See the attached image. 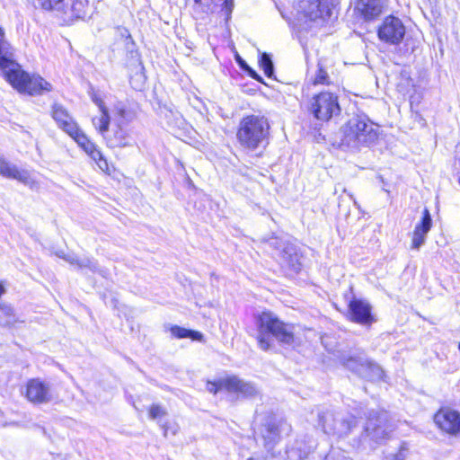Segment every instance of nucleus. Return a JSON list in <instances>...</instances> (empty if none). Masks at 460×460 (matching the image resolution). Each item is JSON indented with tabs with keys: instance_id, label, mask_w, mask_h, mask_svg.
<instances>
[{
	"instance_id": "1",
	"label": "nucleus",
	"mask_w": 460,
	"mask_h": 460,
	"mask_svg": "<svg viewBox=\"0 0 460 460\" xmlns=\"http://www.w3.org/2000/svg\"><path fill=\"white\" fill-rule=\"evenodd\" d=\"M11 47L0 27V70L7 82L19 93L40 95L52 90L51 84L39 75H30L11 58Z\"/></svg>"
},
{
	"instance_id": "2",
	"label": "nucleus",
	"mask_w": 460,
	"mask_h": 460,
	"mask_svg": "<svg viewBox=\"0 0 460 460\" xmlns=\"http://www.w3.org/2000/svg\"><path fill=\"white\" fill-rule=\"evenodd\" d=\"M380 134L379 125L369 117H352L332 137V146L344 152H356L375 143Z\"/></svg>"
},
{
	"instance_id": "3",
	"label": "nucleus",
	"mask_w": 460,
	"mask_h": 460,
	"mask_svg": "<svg viewBox=\"0 0 460 460\" xmlns=\"http://www.w3.org/2000/svg\"><path fill=\"white\" fill-rule=\"evenodd\" d=\"M258 347L270 350L274 341L281 345L292 346L295 343V325L285 323L271 311H263L254 316Z\"/></svg>"
},
{
	"instance_id": "4",
	"label": "nucleus",
	"mask_w": 460,
	"mask_h": 460,
	"mask_svg": "<svg viewBox=\"0 0 460 460\" xmlns=\"http://www.w3.org/2000/svg\"><path fill=\"white\" fill-rule=\"evenodd\" d=\"M269 128L265 117H243L239 125L237 138L242 146L254 150L267 138Z\"/></svg>"
},
{
	"instance_id": "5",
	"label": "nucleus",
	"mask_w": 460,
	"mask_h": 460,
	"mask_svg": "<svg viewBox=\"0 0 460 460\" xmlns=\"http://www.w3.org/2000/svg\"><path fill=\"white\" fill-rule=\"evenodd\" d=\"M391 431L387 413L371 411L358 445L359 446L362 441H366L367 438L375 443H380Z\"/></svg>"
},
{
	"instance_id": "6",
	"label": "nucleus",
	"mask_w": 460,
	"mask_h": 460,
	"mask_svg": "<svg viewBox=\"0 0 460 460\" xmlns=\"http://www.w3.org/2000/svg\"><path fill=\"white\" fill-rule=\"evenodd\" d=\"M111 119V117H94L93 123L111 146H124L127 132L120 122L112 121Z\"/></svg>"
},
{
	"instance_id": "7",
	"label": "nucleus",
	"mask_w": 460,
	"mask_h": 460,
	"mask_svg": "<svg viewBox=\"0 0 460 460\" xmlns=\"http://www.w3.org/2000/svg\"><path fill=\"white\" fill-rule=\"evenodd\" d=\"M291 432V426L286 421L277 422L274 418L269 417L261 429L264 440V447L267 451H271L279 443L281 436L288 435Z\"/></svg>"
},
{
	"instance_id": "8",
	"label": "nucleus",
	"mask_w": 460,
	"mask_h": 460,
	"mask_svg": "<svg viewBox=\"0 0 460 460\" xmlns=\"http://www.w3.org/2000/svg\"><path fill=\"white\" fill-rule=\"evenodd\" d=\"M405 34V27L399 18L386 17L378 29V37L381 40L390 44H399Z\"/></svg>"
},
{
	"instance_id": "9",
	"label": "nucleus",
	"mask_w": 460,
	"mask_h": 460,
	"mask_svg": "<svg viewBox=\"0 0 460 460\" xmlns=\"http://www.w3.org/2000/svg\"><path fill=\"white\" fill-rule=\"evenodd\" d=\"M26 398L34 404L49 402L54 398L50 384L40 378L30 379L26 385Z\"/></svg>"
},
{
	"instance_id": "10",
	"label": "nucleus",
	"mask_w": 460,
	"mask_h": 460,
	"mask_svg": "<svg viewBox=\"0 0 460 460\" xmlns=\"http://www.w3.org/2000/svg\"><path fill=\"white\" fill-rule=\"evenodd\" d=\"M310 111L314 115H338L341 111L337 97L329 92L321 93L312 99Z\"/></svg>"
},
{
	"instance_id": "11",
	"label": "nucleus",
	"mask_w": 460,
	"mask_h": 460,
	"mask_svg": "<svg viewBox=\"0 0 460 460\" xmlns=\"http://www.w3.org/2000/svg\"><path fill=\"white\" fill-rule=\"evenodd\" d=\"M221 385L225 390L236 395V398L250 399L255 397L259 391L252 382L244 381L236 376L221 379Z\"/></svg>"
},
{
	"instance_id": "12",
	"label": "nucleus",
	"mask_w": 460,
	"mask_h": 460,
	"mask_svg": "<svg viewBox=\"0 0 460 460\" xmlns=\"http://www.w3.org/2000/svg\"><path fill=\"white\" fill-rule=\"evenodd\" d=\"M349 319L361 325H370L376 321L371 305L364 299L353 298L349 303Z\"/></svg>"
},
{
	"instance_id": "13",
	"label": "nucleus",
	"mask_w": 460,
	"mask_h": 460,
	"mask_svg": "<svg viewBox=\"0 0 460 460\" xmlns=\"http://www.w3.org/2000/svg\"><path fill=\"white\" fill-rule=\"evenodd\" d=\"M436 425L443 431L460 437V412L450 409H441L434 416Z\"/></svg>"
},
{
	"instance_id": "14",
	"label": "nucleus",
	"mask_w": 460,
	"mask_h": 460,
	"mask_svg": "<svg viewBox=\"0 0 460 460\" xmlns=\"http://www.w3.org/2000/svg\"><path fill=\"white\" fill-rule=\"evenodd\" d=\"M340 413V411H334L332 410H325L318 413V425L325 434L337 436L339 438L348 436V426H345L344 423L336 425L337 418Z\"/></svg>"
},
{
	"instance_id": "15",
	"label": "nucleus",
	"mask_w": 460,
	"mask_h": 460,
	"mask_svg": "<svg viewBox=\"0 0 460 460\" xmlns=\"http://www.w3.org/2000/svg\"><path fill=\"white\" fill-rule=\"evenodd\" d=\"M316 442L311 437L296 439L295 446L288 451L290 460H315Z\"/></svg>"
},
{
	"instance_id": "16",
	"label": "nucleus",
	"mask_w": 460,
	"mask_h": 460,
	"mask_svg": "<svg viewBox=\"0 0 460 460\" xmlns=\"http://www.w3.org/2000/svg\"><path fill=\"white\" fill-rule=\"evenodd\" d=\"M304 15L311 21L324 20L331 15L329 0H305L301 4Z\"/></svg>"
},
{
	"instance_id": "17",
	"label": "nucleus",
	"mask_w": 460,
	"mask_h": 460,
	"mask_svg": "<svg viewBox=\"0 0 460 460\" xmlns=\"http://www.w3.org/2000/svg\"><path fill=\"white\" fill-rule=\"evenodd\" d=\"M383 0H358L355 11L359 13L365 21H372L380 16L384 9Z\"/></svg>"
},
{
	"instance_id": "18",
	"label": "nucleus",
	"mask_w": 460,
	"mask_h": 460,
	"mask_svg": "<svg viewBox=\"0 0 460 460\" xmlns=\"http://www.w3.org/2000/svg\"><path fill=\"white\" fill-rule=\"evenodd\" d=\"M63 8L58 12L62 13L66 19H84L88 13V0H64Z\"/></svg>"
},
{
	"instance_id": "19",
	"label": "nucleus",
	"mask_w": 460,
	"mask_h": 460,
	"mask_svg": "<svg viewBox=\"0 0 460 460\" xmlns=\"http://www.w3.org/2000/svg\"><path fill=\"white\" fill-rule=\"evenodd\" d=\"M432 226V219L428 208H425L420 222H419L413 231L411 248L420 249L425 243L427 234Z\"/></svg>"
},
{
	"instance_id": "20",
	"label": "nucleus",
	"mask_w": 460,
	"mask_h": 460,
	"mask_svg": "<svg viewBox=\"0 0 460 460\" xmlns=\"http://www.w3.org/2000/svg\"><path fill=\"white\" fill-rule=\"evenodd\" d=\"M269 243L275 248L276 255L279 256L284 263L296 269V252L292 245L284 243L279 238H271Z\"/></svg>"
},
{
	"instance_id": "21",
	"label": "nucleus",
	"mask_w": 460,
	"mask_h": 460,
	"mask_svg": "<svg viewBox=\"0 0 460 460\" xmlns=\"http://www.w3.org/2000/svg\"><path fill=\"white\" fill-rule=\"evenodd\" d=\"M0 174L8 179L17 180L24 184H28L30 181L28 172L20 170L4 157H0Z\"/></svg>"
},
{
	"instance_id": "22",
	"label": "nucleus",
	"mask_w": 460,
	"mask_h": 460,
	"mask_svg": "<svg viewBox=\"0 0 460 460\" xmlns=\"http://www.w3.org/2000/svg\"><path fill=\"white\" fill-rule=\"evenodd\" d=\"M91 98L93 102L100 108L102 115H109L110 111L116 113L117 115H124L125 114V106L121 102H114L113 97L110 96L107 98V102L110 104H113L114 108L110 110L106 107L105 102L100 96L99 93L93 92L91 93Z\"/></svg>"
},
{
	"instance_id": "23",
	"label": "nucleus",
	"mask_w": 460,
	"mask_h": 460,
	"mask_svg": "<svg viewBox=\"0 0 460 460\" xmlns=\"http://www.w3.org/2000/svg\"><path fill=\"white\" fill-rule=\"evenodd\" d=\"M57 126L70 136L75 141L84 132L79 128L73 117H53Z\"/></svg>"
},
{
	"instance_id": "24",
	"label": "nucleus",
	"mask_w": 460,
	"mask_h": 460,
	"mask_svg": "<svg viewBox=\"0 0 460 460\" xmlns=\"http://www.w3.org/2000/svg\"><path fill=\"white\" fill-rule=\"evenodd\" d=\"M363 370L360 376L370 381H379L384 377V370L375 363L367 360L366 365H362Z\"/></svg>"
},
{
	"instance_id": "25",
	"label": "nucleus",
	"mask_w": 460,
	"mask_h": 460,
	"mask_svg": "<svg viewBox=\"0 0 460 460\" xmlns=\"http://www.w3.org/2000/svg\"><path fill=\"white\" fill-rule=\"evenodd\" d=\"M170 331L172 335L177 339L190 338L193 341H201L203 339V334L201 332L180 327L178 325L172 326Z\"/></svg>"
},
{
	"instance_id": "26",
	"label": "nucleus",
	"mask_w": 460,
	"mask_h": 460,
	"mask_svg": "<svg viewBox=\"0 0 460 460\" xmlns=\"http://www.w3.org/2000/svg\"><path fill=\"white\" fill-rule=\"evenodd\" d=\"M195 3L199 5H200L204 11L208 12L212 4L215 3V0H194ZM234 4V0H224L222 4V11L226 16V19H228L233 12Z\"/></svg>"
},
{
	"instance_id": "27",
	"label": "nucleus",
	"mask_w": 460,
	"mask_h": 460,
	"mask_svg": "<svg viewBox=\"0 0 460 460\" xmlns=\"http://www.w3.org/2000/svg\"><path fill=\"white\" fill-rule=\"evenodd\" d=\"M76 266L80 269H88L90 271L100 273L102 276L105 274V270L99 268L97 261L93 258H78Z\"/></svg>"
},
{
	"instance_id": "28",
	"label": "nucleus",
	"mask_w": 460,
	"mask_h": 460,
	"mask_svg": "<svg viewBox=\"0 0 460 460\" xmlns=\"http://www.w3.org/2000/svg\"><path fill=\"white\" fill-rule=\"evenodd\" d=\"M366 362L367 359L362 358L349 357L348 358H343L344 367L350 371L355 372L358 376H360L361 371L363 370L362 365H366Z\"/></svg>"
},
{
	"instance_id": "29",
	"label": "nucleus",
	"mask_w": 460,
	"mask_h": 460,
	"mask_svg": "<svg viewBox=\"0 0 460 460\" xmlns=\"http://www.w3.org/2000/svg\"><path fill=\"white\" fill-rule=\"evenodd\" d=\"M345 424L348 426V435L351 432V430L357 427L358 420L356 417L350 414H345L341 412L339 417L337 418L336 425Z\"/></svg>"
},
{
	"instance_id": "30",
	"label": "nucleus",
	"mask_w": 460,
	"mask_h": 460,
	"mask_svg": "<svg viewBox=\"0 0 460 460\" xmlns=\"http://www.w3.org/2000/svg\"><path fill=\"white\" fill-rule=\"evenodd\" d=\"M259 63L260 66L263 69L264 74L268 77H271L274 74V66L270 55L267 53L261 54Z\"/></svg>"
},
{
	"instance_id": "31",
	"label": "nucleus",
	"mask_w": 460,
	"mask_h": 460,
	"mask_svg": "<svg viewBox=\"0 0 460 460\" xmlns=\"http://www.w3.org/2000/svg\"><path fill=\"white\" fill-rule=\"evenodd\" d=\"M313 84H329V76H328L326 70L324 69V66L322 63V61H320L318 63V69H317L316 75L314 78Z\"/></svg>"
},
{
	"instance_id": "32",
	"label": "nucleus",
	"mask_w": 460,
	"mask_h": 460,
	"mask_svg": "<svg viewBox=\"0 0 460 460\" xmlns=\"http://www.w3.org/2000/svg\"><path fill=\"white\" fill-rule=\"evenodd\" d=\"M36 4L44 10H55L58 11L59 8H63L62 2L64 0H35Z\"/></svg>"
},
{
	"instance_id": "33",
	"label": "nucleus",
	"mask_w": 460,
	"mask_h": 460,
	"mask_svg": "<svg viewBox=\"0 0 460 460\" xmlns=\"http://www.w3.org/2000/svg\"><path fill=\"white\" fill-rule=\"evenodd\" d=\"M89 155L97 163L102 171L107 172L109 170L106 159L103 158L102 152L96 147Z\"/></svg>"
},
{
	"instance_id": "34",
	"label": "nucleus",
	"mask_w": 460,
	"mask_h": 460,
	"mask_svg": "<svg viewBox=\"0 0 460 460\" xmlns=\"http://www.w3.org/2000/svg\"><path fill=\"white\" fill-rule=\"evenodd\" d=\"M75 142L82 146L88 155H90L96 147L95 145L87 138L84 133L80 135Z\"/></svg>"
},
{
	"instance_id": "35",
	"label": "nucleus",
	"mask_w": 460,
	"mask_h": 460,
	"mask_svg": "<svg viewBox=\"0 0 460 460\" xmlns=\"http://www.w3.org/2000/svg\"><path fill=\"white\" fill-rule=\"evenodd\" d=\"M166 414V411L158 404H153L149 410V416L152 420H156Z\"/></svg>"
},
{
	"instance_id": "36",
	"label": "nucleus",
	"mask_w": 460,
	"mask_h": 460,
	"mask_svg": "<svg viewBox=\"0 0 460 460\" xmlns=\"http://www.w3.org/2000/svg\"><path fill=\"white\" fill-rule=\"evenodd\" d=\"M224 388V386L221 385V379L218 380L217 382H208L207 383V390L209 392V393H212V394H217L219 390H222Z\"/></svg>"
},
{
	"instance_id": "37",
	"label": "nucleus",
	"mask_w": 460,
	"mask_h": 460,
	"mask_svg": "<svg viewBox=\"0 0 460 460\" xmlns=\"http://www.w3.org/2000/svg\"><path fill=\"white\" fill-rule=\"evenodd\" d=\"M58 255L72 265H76V261H78V257L73 254L66 255L64 252H60Z\"/></svg>"
},
{
	"instance_id": "38",
	"label": "nucleus",
	"mask_w": 460,
	"mask_h": 460,
	"mask_svg": "<svg viewBox=\"0 0 460 460\" xmlns=\"http://www.w3.org/2000/svg\"><path fill=\"white\" fill-rule=\"evenodd\" d=\"M405 451H407V448L405 447V445L402 444L400 447L399 452L393 456V459L394 460H405V458H406Z\"/></svg>"
},
{
	"instance_id": "39",
	"label": "nucleus",
	"mask_w": 460,
	"mask_h": 460,
	"mask_svg": "<svg viewBox=\"0 0 460 460\" xmlns=\"http://www.w3.org/2000/svg\"><path fill=\"white\" fill-rule=\"evenodd\" d=\"M245 72L252 78L255 79L258 82L263 83L262 77L257 74L255 70H253L252 67L247 66Z\"/></svg>"
},
{
	"instance_id": "40",
	"label": "nucleus",
	"mask_w": 460,
	"mask_h": 460,
	"mask_svg": "<svg viewBox=\"0 0 460 460\" xmlns=\"http://www.w3.org/2000/svg\"><path fill=\"white\" fill-rule=\"evenodd\" d=\"M52 115H66V111L60 104L53 105V114Z\"/></svg>"
},
{
	"instance_id": "41",
	"label": "nucleus",
	"mask_w": 460,
	"mask_h": 460,
	"mask_svg": "<svg viewBox=\"0 0 460 460\" xmlns=\"http://www.w3.org/2000/svg\"><path fill=\"white\" fill-rule=\"evenodd\" d=\"M235 60L237 64L240 66V67L244 71L246 70L247 66H249L247 63L238 54L235 55Z\"/></svg>"
},
{
	"instance_id": "42",
	"label": "nucleus",
	"mask_w": 460,
	"mask_h": 460,
	"mask_svg": "<svg viewBox=\"0 0 460 460\" xmlns=\"http://www.w3.org/2000/svg\"><path fill=\"white\" fill-rule=\"evenodd\" d=\"M247 460H263V459H256V458H253V457H249Z\"/></svg>"
},
{
	"instance_id": "43",
	"label": "nucleus",
	"mask_w": 460,
	"mask_h": 460,
	"mask_svg": "<svg viewBox=\"0 0 460 460\" xmlns=\"http://www.w3.org/2000/svg\"><path fill=\"white\" fill-rule=\"evenodd\" d=\"M323 117H319V116H316L314 117L315 119L319 120L320 119H322Z\"/></svg>"
},
{
	"instance_id": "44",
	"label": "nucleus",
	"mask_w": 460,
	"mask_h": 460,
	"mask_svg": "<svg viewBox=\"0 0 460 460\" xmlns=\"http://www.w3.org/2000/svg\"><path fill=\"white\" fill-rule=\"evenodd\" d=\"M327 119L326 121H328L332 117L331 116H328V117H325Z\"/></svg>"
},
{
	"instance_id": "45",
	"label": "nucleus",
	"mask_w": 460,
	"mask_h": 460,
	"mask_svg": "<svg viewBox=\"0 0 460 460\" xmlns=\"http://www.w3.org/2000/svg\"><path fill=\"white\" fill-rule=\"evenodd\" d=\"M458 349H459V351H460V341H459V344H458Z\"/></svg>"
},
{
	"instance_id": "46",
	"label": "nucleus",
	"mask_w": 460,
	"mask_h": 460,
	"mask_svg": "<svg viewBox=\"0 0 460 460\" xmlns=\"http://www.w3.org/2000/svg\"><path fill=\"white\" fill-rule=\"evenodd\" d=\"M394 460V459H393Z\"/></svg>"
},
{
	"instance_id": "47",
	"label": "nucleus",
	"mask_w": 460,
	"mask_h": 460,
	"mask_svg": "<svg viewBox=\"0 0 460 460\" xmlns=\"http://www.w3.org/2000/svg\"><path fill=\"white\" fill-rule=\"evenodd\" d=\"M394 460V459H393Z\"/></svg>"
}]
</instances>
